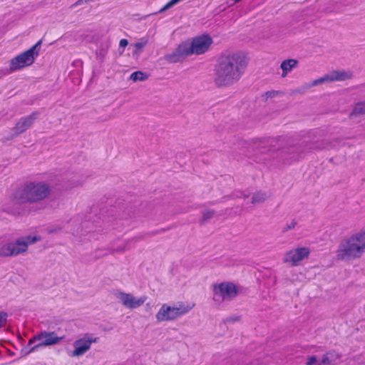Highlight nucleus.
<instances>
[{
	"instance_id": "1",
	"label": "nucleus",
	"mask_w": 365,
	"mask_h": 365,
	"mask_svg": "<svg viewBox=\"0 0 365 365\" xmlns=\"http://www.w3.org/2000/svg\"><path fill=\"white\" fill-rule=\"evenodd\" d=\"M248 58L242 53L221 55L214 69V82L217 87H226L237 83L243 75Z\"/></svg>"
},
{
	"instance_id": "2",
	"label": "nucleus",
	"mask_w": 365,
	"mask_h": 365,
	"mask_svg": "<svg viewBox=\"0 0 365 365\" xmlns=\"http://www.w3.org/2000/svg\"><path fill=\"white\" fill-rule=\"evenodd\" d=\"M52 194L51 185L44 180H29L21 183L11 193V200L18 205L41 204Z\"/></svg>"
},
{
	"instance_id": "3",
	"label": "nucleus",
	"mask_w": 365,
	"mask_h": 365,
	"mask_svg": "<svg viewBox=\"0 0 365 365\" xmlns=\"http://www.w3.org/2000/svg\"><path fill=\"white\" fill-rule=\"evenodd\" d=\"M365 253V229L344 237L336 251L338 259L349 262L360 259Z\"/></svg>"
},
{
	"instance_id": "4",
	"label": "nucleus",
	"mask_w": 365,
	"mask_h": 365,
	"mask_svg": "<svg viewBox=\"0 0 365 365\" xmlns=\"http://www.w3.org/2000/svg\"><path fill=\"white\" fill-rule=\"evenodd\" d=\"M41 41H38L29 50L20 53L10 61L9 71L11 73L31 65L38 56Z\"/></svg>"
},
{
	"instance_id": "5",
	"label": "nucleus",
	"mask_w": 365,
	"mask_h": 365,
	"mask_svg": "<svg viewBox=\"0 0 365 365\" xmlns=\"http://www.w3.org/2000/svg\"><path fill=\"white\" fill-rule=\"evenodd\" d=\"M214 299L230 301L236 298L240 293V286L231 281L215 283L212 287Z\"/></svg>"
},
{
	"instance_id": "6",
	"label": "nucleus",
	"mask_w": 365,
	"mask_h": 365,
	"mask_svg": "<svg viewBox=\"0 0 365 365\" xmlns=\"http://www.w3.org/2000/svg\"><path fill=\"white\" fill-rule=\"evenodd\" d=\"M311 255V249L307 246H297L287 250L283 257V262L291 267L299 266L304 261L308 260Z\"/></svg>"
},
{
	"instance_id": "7",
	"label": "nucleus",
	"mask_w": 365,
	"mask_h": 365,
	"mask_svg": "<svg viewBox=\"0 0 365 365\" xmlns=\"http://www.w3.org/2000/svg\"><path fill=\"white\" fill-rule=\"evenodd\" d=\"M190 307L180 304L178 307L163 304L158 311L155 319L158 322L173 321L178 317L187 313Z\"/></svg>"
},
{
	"instance_id": "8",
	"label": "nucleus",
	"mask_w": 365,
	"mask_h": 365,
	"mask_svg": "<svg viewBox=\"0 0 365 365\" xmlns=\"http://www.w3.org/2000/svg\"><path fill=\"white\" fill-rule=\"evenodd\" d=\"M116 297L123 307L130 310L140 308L146 300L145 297H138L133 293L123 291L117 292Z\"/></svg>"
},
{
	"instance_id": "9",
	"label": "nucleus",
	"mask_w": 365,
	"mask_h": 365,
	"mask_svg": "<svg viewBox=\"0 0 365 365\" xmlns=\"http://www.w3.org/2000/svg\"><path fill=\"white\" fill-rule=\"evenodd\" d=\"M23 241L17 238L14 241L4 242L0 247L1 257H11L17 256L26 252V246Z\"/></svg>"
},
{
	"instance_id": "10",
	"label": "nucleus",
	"mask_w": 365,
	"mask_h": 365,
	"mask_svg": "<svg viewBox=\"0 0 365 365\" xmlns=\"http://www.w3.org/2000/svg\"><path fill=\"white\" fill-rule=\"evenodd\" d=\"M212 43V40L207 35H202L193 38L191 44H189L191 55H200L205 53Z\"/></svg>"
},
{
	"instance_id": "11",
	"label": "nucleus",
	"mask_w": 365,
	"mask_h": 365,
	"mask_svg": "<svg viewBox=\"0 0 365 365\" xmlns=\"http://www.w3.org/2000/svg\"><path fill=\"white\" fill-rule=\"evenodd\" d=\"M191 55L189 43H182L175 48L171 53L166 54L164 59L169 63H178L183 61Z\"/></svg>"
},
{
	"instance_id": "12",
	"label": "nucleus",
	"mask_w": 365,
	"mask_h": 365,
	"mask_svg": "<svg viewBox=\"0 0 365 365\" xmlns=\"http://www.w3.org/2000/svg\"><path fill=\"white\" fill-rule=\"evenodd\" d=\"M95 341V339H92L86 336L76 340L73 343V350L72 351L71 355L73 357H79L83 355L90 349L91 345Z\"/></svg>"
},
{
	"instance_id": "13",
	"label": "nucleus",
	"mask_w": 365,
	"mask_h": 365,
	"mask_svg": "<svg viewBox=\"0 0 365 365\" xmlns=\"http://www.w3.org/2000/svg\"><path fill=\"white\" fill-rule=\"evenodd\" d=\"M61 340V337L55 336L53 333H42L29 341V344L38 341L36 346H51L58 344Z\"/></svg>"
},
{
	"instance_id": "14",
	"label": "nucleus",
	"mask_w": 365,
	"mask_h": 365,
	"mask_svg": "<svg viewBox=\"0 0 365 365\" xmlns=\"http://www.w3.org/2000/svg\"><path fill=\"white\" fill-rule=\"evenodd\" d=\"M37 118L38 113L36 112L21 118L13 128L14 134L19 135L24 133L34 123Z\"/></svg>"
},
{
	"instance_id": "15",
	"label": "nucleus",
	"mask_w": 365,
	"mask_h": 365,
	"mask_svg": "<svg viewBox=\"0 0 365 365\" xmlns=\"http://www.w3.org/2000/svg\"><path fill=\"white\" fill-rule=\"evenodd\" d=\"M329 76L331 82L344 81L351 79L353 72L350 70H334L329 73Z\"/></svg>"
},
{
	"instance_id": "16",
	"label": "nucleus",
	"mask_w": 365,
	"mask_h": 365,
	"mask_svg": "<svg viewBox=\"0 0 365 365\" xmlns=\"http://www.w3.org/2000/svg\"><path fill=\"white\" fill-rule=\"evenodd\" d=\"M365 115V101H361L356 103L349 114V118L351 120Z\"/></svg>"
},
{
	"instance_id": "17",
	"label": "nucleus",
	"mask_w": 365,
	"mask_h": 365,
	"mask_svg": "<svg viewBox=\"0 0 365 365\" xmlns=\"http://www.w3.org/2000/svg\"><path fill=\"white\" fill-rule=\"evenodd\" d=\"M298 61L294 58L286 59L280 64V68L282 71L281 76L285 78L292 70L297 67Z\"/></svg>"
},
{
	"instance_id": "18",
	"label": "nucleus",
	"mask_w": 365,
	"mask_h": 365,
	"mask_svg": "<svg viewBox=\"0 0 365 365\" xmlns=\"http://www.w3.org/2000/svg\"><path fill=\"white\" fill-rule=\"evenodd\" d=\"M267 199V194L264 190H257L255 192L251 197V203L257 205L264 202Z\"/></svg>"
},
{
	"instance_id": "19",
	"label": "nucleus",
	"mask_w": 365,
	"mask_h": 365,
	"mask_svg": "<svg viewBox=\"0 0 365 365\" xmlns=\"http://www.w3.org/2000/svg\"><path fill=\"white\" fill-rule=\"evenodd\" d=\"M19 241H23L25 243L26 252L28 250V248H29V245L35 244L36 242L40 241L41 237L37 236V235H29L27 236L19 237Z\"/></svg>"
},
{
	"instance_id": "20",
	"label": "nucleus",
	"mask_w": 365,
	"mask_h": 365,
	"mask_svg": "<svg viewBox=\"0 0 365 365\" xmlns=\"http://www.w3.org/2000/svg\"><path fill=\"white\" fill-rule=\"evenodd\" d=\"M329 82H331V81H329V76L328 73L321 78L314 80L309 84H307L306 86V87H307V88H310L312 87L322 85L323 83H329Z\"/></svg>"
},
{
	"instance_id": "21",
	"label": "nucleus",
	"mask_w": 365,
	"mask_h": 365,
	"mask_svg": "<svg viewBox=\"0 0 365 365\" xmlns=\"http://www.w3.org/2000/svg\"><path fill=\"white\" fill-rule=\"evenodd\" d=\"M148 43V40L145 38L140 39V41L134 44L135 50L133 51V56H138L143 47Z\"/></svg>"
},
{
	"instance_id": "22",
	"label": "nucleus",
	"mask_w": 365,
	"mask_h": 365,
	"mask_svg": "<svg viewBox=\"0 0 365 365\" xmlns=\"http://www.w3.org/2000/svg\"><path fill=\"white\" fill-rule=\"evenodd\" d=\"M148 75L145 73H143L142 71H136L130 75V79L134 82L144 81L148 78Z\"/></svg>"
},
{
	"instance_id": "23",
	"label": "nucleus",
	"mask_w": 365,
	"mask_h": 365,
	"mask_svg": "<svg viewBox=\"0 0 365 365\" xmlns=\"http://www.w3.org/2000/svg\"><path fill=\"white\" fill-rule=\"evenodd\" d=\"M321 365H334L332 354L330 353L324 354L321 359Z\"/></svg>"
},
{
	"instance_id": "24",
	"label": "nucleus",
	"mask_w": 365,
	"mask_h": 365,
	"mask_svg": "<svg viewBox=\"0 0 365 365\" xmlns=\"http://www.w3.org/2000/svg\"><path fill=\"white\" fill-rule=\"evenodd\" d=\"M7 321V314L4 312H0V329L5 326Z\"/></svg>"
},
{
	"instance_id": "25",
	"label": "nucleus",
	"mask_w": 365,
	"mask_h": 365,
	"mask_svg": "<svg viewBox=\"0 0 365 365\" xmlns=\"http://www.w3.org/2000/svg\"><path fill=\"white\" fill-rule=\"evenodd\" d=\"M317 362V358L315 356H309L307 358L305 365H314Z\"/></svg>"
},
{
	"instance_id": "26",
	"label": "nucleus",
	"mask_w": 365,
	"mask_h": 365,
	"mask_svg": "<svg viewBox=\"0 0 365 365\" xmlns=\"http://www.w3.org/2000/svg\"><path fill=\"white\" fill-rule=\"evenodd\" d=\"M279 94V91H270L265 93L264 96L267 99L273 98L277 96Z\"/></svg>"
},
{
	"instance_id": "27",
	"label": "nucleus",
	"mask_w": 365,
	"mask_h": 365,
	"mask_svg": "<svg viewBox=\"0 0 365 365\" xmlns=\"http://www.w3.org/2000/svg\"><path fill=\"white\" fill-rule=\"evenodd\" d=\"M128 40H126V39H121V40L120 41L119 46H120V47L124 48V47L127 46H128Z\"/></svg>"
},
{
	"instance_id": "28",
	"label": "nucleus",
	"mask_w": 365,
	"mask_h": 365,
	"mask_svg": "<svg viewBox=\"0 0 365 365\" xmlns=\"http://www.w3.org/2000/svg\"><path fill=\"white\" fill-rule=\"evenodd\" d=\"M212 215H213V212H212V211H207L203 214V216L205 219L210 218V217H212Z\"/></svg>"
},
{
	"instance_id": "29",
	"label": "nucleus",
	"mask_w": 365,
	"mask_h": 365,
	"mask_svg": "<svg viewBox=\"0 0 365 365\" xmlns=\"http://www.w3.org/2000/svg\"><path fill=\"white\" fill-rule=\"evenodd\" d=\"M296 225H297V222L294 221H292L289 224L287 225V229L288 230L294 229Z\"/></svg>"
},
{
	"instance_id": "30",
	"label": "nucleus",
	"mask_w": 365,
	"mask_h": 365,
	"mask_svg": "<svg viewBox=\"0 0 365 365\" xmlns=\"http://www.w3.org/2000/svg\"><path fill=\"white\" fill-rule=\"evenodd\" d=\"M234 1V3H237L239 1H240L241 0H232Z\"/></svg>"
}]
</instances>
